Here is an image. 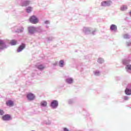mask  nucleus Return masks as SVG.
<instances>
[{
  "label": "nucleus",
  "mask_w": 131,
  "mask_h": 131,
  "mask_svg": "<svg viewBox=\"0 0 131 131\" xmlns=\"http://www.w3.org/2000/svg\"><path fill=\"white\" fill-rule=\"evenodd\" d=\"M28 30L30 34H33L35 32L38 31V29L34 27H29L28 28Z\"/></svg>",
  "instance_id": "obj_1"
},
{
  "label": "nucleus",
  "mask_w": 131,
  "mask_h": 131,
  "mask_svg": "<svg viewBox=\"0 0 131 131\" xmlns=\"http://www.w3.org/2000/svg\"><path fill=\"white\" fill-rule=\"evenodd\" d=\"M29 20L30 22H31V23H33V24H36V23H38V19H37L34 15L31 16Z\"/></svg>",
  "instance_id": "obj_2"
},
{
  "label": "nucleus",
  "mask_w": 131,
  "mask_h": 131,
  "mask_svg": "<svg viewBox=\"0 0 131 131\" xmlns=\"http://www.w3.org/2000/svg\"><path fill=\"white\" fill-rule=\"evenodd\" d=\"M27 97L29 101H32L34 100L35 96H34V94L32 93H29L27 94Z\"/></svg>",
  "instance_id": "obj_3"
},
{
  "label": "nucleus",
  "mask_w": 131,
  "mask_h": 131,
  "mask_svg": "<svg viewBox=\"0 0 131 131\" xmlns=\"http://www.w3.org/2000/svg\"><path fill=\"white\" fill-rule=\"evenodd\" d=\"M51 106L52 108H57L58 107V101L57 100H53L51 102Z\"/></svg>",
  "instance_id": "obj_4"
},
{
  "label": "nucleus",
  "mask_w": 131,
  "mask_h": 131,
  "mask_svg": "<svg viewBox=\"0 0 131 131\" xmlns=\"http://www.w3.org/2000/svg\"><path fill=\"white\" fill-rule=\"evenodd\" d=\"M3 120L8 121L11 119V116L9 114L5 115L2 117Z\"/></svg>",
  "instance_id": "obj_5"
},
{
  "label": "nucleus",
  "mask_w": 131,
  "mask_h": 131,
  "mask_svg": "<svg viewBox=\"0 0 131 131\" xmlns=\"http://www.w3.org/2000/svg\"><path fill=\"white\" fill-rule=\"evenodd\" d=\"M111 5V2L110 1H103L101 3V5L103 7H107Z\"/></svg>",
  "instance_id": "obj_6"
},
{
  "label": "nucleus",
  "mask_w": 131,
  "mask_h": 131,
  "mask_svg": "<svg viewBox=\"0 0 131 131\" xmlns=\"http://www.w3.org/2000/svg\"><path fill=\"white\" fill-rule=\"evenodd\" d=\"M25 48V44H22L18 47L17 50V53H20V52H21V51H23V50H24Z\"/></svg>",
  "instance_id": "obj_7"
},
{
  "label": "nucleus",
  "mask_w": 131,
  "mask_h": 131,
  "mask_svg": "<svg viewBox=\"0 0 131 131\" xmlns=\"http://www.w3.org/2000/svg\"><path fill=\"white\" fill-rule=\"evenodd\" d=\"M5 48H6L5 42L3 40H0V49L3 50V49H5Z\"/></svg>",
  "instance_id": "obj_8"
},
{
  "label": "nucleus",
  "mask_w": 131,
  "mask_h": 131,
  "mask_svg": "<svg viewBox=\"0 0 131 131\" xmlns=\"http://www.w3.org/2000/svg\"><path fill=\"white\" fill-rule=\"evenodd\" d=\"M7 106H9V107H12L14 106V102L12 101V100H8L6 102Z\"/></svg>",
  "instance_id": "obj_9"
},
{
  "label": "nucleus",
  "mask_w": 131,
  "mask_h": 131,
  "mask_svg": "<svg viewBox=\"0 0 131 131\" xmlns=\"http://www.w3.org/2000/svg\"><path fill=\"white\" fill-rule=\"evenodd\" d=\"M110 29L112 31H116L117 30V26L115 25H112L110 27Z\"/></svg>",
  "instance_id": "obj_10"
},
{
  "label": "nucleus",
  "mask_w": 131,
  "mask_h": 131,
  "mask_svg": "<svg viewBox=\"0 0 131 131\" xmlns=\"http://www.w3.org/2000/svg\"><path fill=\"white\" fill-rule=\"evenodd\" d=\"M125 93L126 95H128V96L131 95V89L130 90L128 88H126L125 91Z\"/></svg>",
  "instance_id": "obj_11"
},
{
  "label": "nucleus",
  "mask_w": 131,
  "mask_h": 131,
  "mask_svg": "<svg viewBox=\"0 0 131 131\" xmlns=\"http://www.w3.org/2000/svg\"><path fill=\"white\" fill-rule=\"evenodd\" d=\"M36 67L39 70H42L45 69V66H43L42 64H40L39 66H36Z\"/></svg>",
  "instance_id": "obj_12"
},
{
  "label": "nucleus",
  "mask_w": 131,
  "mask_h": 131,
  "mask_svg": "<svg viewBox=\"0 0 131 131\" xmlns=\"http://www.w3.org/2000/svg\"><path fill=\"white\" fill-rule=\"evenodd\" d=\"M40 105H41V106H42L43 107H46L47 106V105H48V102H47V101H42L40 103Z\"/></svg>",
  "instance_id": "obj_13"
},
{
  "label": "nucleus",
  "mask_w": 131,
  "mask_h": 131,
  "mask_svg": "<svg viewBox=\"0 0 131 131\" xmlns=\"http://www.w3.org/2000/svg\"><path fill=\"white\" fill-rule=\"evenodd\" d=\"M30 4V2L29 1H25L24 2L23 6V7H26L27 6H28Z\"/></svg>",
  "instance_id": "obj_14"
},
{
  "label": "nucleus",
  "mask_w": 131,
  "mask_h": 131,
  "mask_svg": "<svg viewBox=\"0 0 131 131\" xmlns=\"http://www.w3.org/2000/svg\"><path fill=\"white\" fill-rule=\"evenodd\" d=\"M17 44V41H16V40H12L10 41V45H11L12 46H15V45Z\"/></svg>",
  "instance_id": "obj_15"
},
{
  "label": "nucleus",
  "mask_w": 131,
  "mask_h": 131,
  "mask_svg": "<svg viewBox=\"0 0 131 131\" xmlns=\"http://www.w3.org/2000/svg\"><path fill=\"white\" fill-rule=\"evenodd\" d=\"M67 82H68V83H72V82H73V80L71 78H68L67 79Z\"/></svg>",
  "instance_id": "obj_16"
},
{
  "label": "nucleus",
  "mask_w": 131,
  "mask_h": 131,
  "mask_svg": "<svg viewBox=\"0 0 131 131\" xmlns=\"http://www.w3.org/2000/svg\"><path fill=\"white\" fill-rule=\"evenodd\" d=\"M121 11H126L127 10V7L126 6H123L121 7Z\"/></svg>",
  "instance_id": "obj_17"
},
{
  "label": "nucleus",
  "mask_w": 131,
  "mask_h": 131,
  "mask_svg": "<svg viewBox=\"0 0 131 131\" xmlns=\"http://www.w3.org/2000/svg\"><path fill=\"white\" fill-rule=\"evenodd\" d=\"M125 69L127 70H131V64H127L125 67Z\"/></svg>",
  "instance_id": "obj_18"
},
{
  "label": "nucleus",
  "mask_w": 131,
  "mask_h": 131,
  "mask_svg": "<svg viewBox=\"0 0 131 131\" xmlns=\"http://www.w3.org/2000/svg\"><path fill=\"white\" fill-rule=\"evenodd\" d=\"M59 66L60 67H63V66H64V61L63 60H60L59 61Z\"/></svg>",
  "instance_id": "obj_19"
},
{
  "label": "nucleus",
  "mask_w": 131,
  "mask_h": 131,
  "mask_svg": "<svg viewBox=\"0 0 131 131\" xmlns=\"http://www.w3.org/2000/svg\"><path fill=\"white\" fill-rule=\"evenodd\" d=\"M31 11H32V8L31 7H28L27 9V13H30V12H31Z\"/></svg>",
  "instance_id": "obj_20"
},
{
  "label": "nucleus",
  "mask_w": 131,
  "mask_h": 131,
  "mask_svg": "<svg viewBox=\"0 0 131 131\" xmlns=\"http://www.w3.org/2000/svg\"><path fill=\"white\" fill-rule=\"evenodd\" d=\"M128 63H129V61L127 60H124L123 61V64H124V65H126V64H128Z\"/></svg>",
  "instance_id": "obj_21"
},
{
  "label": "nucleus",
  "mask_w": 131,
  "mask_h": 131,
  "mask_svg": "<svg viewBox=\"0 0 131 131\" xmlns=\"http://www.w3.org/2000/svg\"><path fill=\"white\" fill-rule=\"evenodd\" d=\"M4 114H5V112L2 110H0V115H4Z\"/></svg>",
  "instance_id": "obj_22"
},
{
  "label": "nucleus",
  "mask_w": 131,
  "mask_h": 131,
  "mask_svg": "<svg viewBox=\"0 0 131 131\" xmlns=\"http://www.w3.org/2000/svg\"><path fill=\"white\" fill-rule=\"evenodd\" d=\"M63 130L64 131H69V129H68L67 128H64Z\"/></svg>",
  "instance_id": "obj_23"
},
{
  "label": "nucleus",
  "mask_w": 131,
  "mask_h": 131,
  "mask_svg": "<svg viewBox=\"0 0 131 131\" xmlns=\"http://www.w3.org/2000/svg\"><path fill=\"white\" fill-rule=\"evenodd\" d=\"M124 100H128V97H124Z\"/></svg>",
  "instance_id": "obj_24"
},
{
  "label": "nucleus",
  "mask_w": 131,
  "mask_h": 131,
  "mask_svg": "<svg viewBox=\"0 0 131 131\" xmlns=\"http://www.w3.org/2000/svg\"><path fill=\"white\" fill-rule=\"evenodd\" d=\"M101 61H102V59L100 58L98 59L99 63H100V62H101Z\"/></svg>",
  "instance_id": "obj_25"
},
{
  "label": "nucleus",
  "mask_w": 131,
  "mask_h": 131,
  "mask_svg": "<svg viewBox=\"0 0 131 131\" xmlns=\"http://www.w3.org/2000/svg\"><path fill=\"white\" fill-rule=\"evenodd\" d=\"M87 31H89V32H90V31H91V29H87Z\"/></svg>",
  "instance_id": "obj_26"
},
{
  "label": "nucleus",
  "mask_w": 131,
  "mask_h": 131,
  "mask_svg": "<svg viewBox=\"0 0 131 131\" xmlns=\"http://www.w3.org/2000/svg\"><path fill=\"white\" fill-rule=\"evenodd\" d=\"M23 30H24V28H22L21 30L20 31V32H22V31H23Z\"/></svg>",
  "instance_id": "obj_27"
},
{
  "label": "nucleus",
  "mask_w": 131,
  "mask_h": 131,
  "mask_svg": "<svg viewBox=\"0 0 131 131\" xmlns=\"http://www.w3.org/2000/svg\"><path fill=\"white\" fill-rule=\"evenodd\" d=\"M46 22H47V23H49V21H46Z\"/></svg>",
  "instance_id": "obj_28"
}]
</instances>
